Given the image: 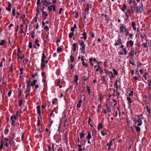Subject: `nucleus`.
Segmentation results:
<instances>
[{"mask_svg": "<svg viewBox=\"0 0 151 151\" xmlns=\"http://www.w3.org/2000/svg\"><path fill=\"white\" fill-rule=\"evenodd\" d=\"M82 35L83 36L80 37V39L79 41V43L81 46L80 49L83 53L84 54L85 53V45L84 43V41L82 40L84 39L85 40V32H84Z\"/></svg>", "mask_w": 151, "mask_h": 151, "instance_id": "1", "label": "nucleus"}, {"mask_svg": "<svg viewBox=\"0 0 151 151\" xmlns=\"http://www.w3.org/2000/svg\"><path fill=\"white\" fill-rule=\"evenodd\" d=\"M136 50L132 47L131 51L129 52L128 55L129 57L131 58V60H133V57L134 56V53L136 52Z\"/></svg>", "mask_w": 151, "mask_h": 151, "instance_id": "2", "label": "nucleus"}, {"mask_svg": "<svg viewBox=\"0 0 151 151\" xmlns=\"http://www.w3.org/2000/svg\"><path fill=\"white\" fill-rule=\"evenodd\" d=\"M126 26H125L123 24H121L120 27V32L123 33L124 31L127 29Z\"/></svg>", "mask_w": 151, "mask_h": 151, "instance_id": "3", "label": "nucleus"}, {"mask_svg": "<svg viewBox=\"0 0 151 151\" xmlns=\"http://www.w3.org/2000/svg\"><path fill=\"white\" fill-rule=\"evenodd\" d=\"M126 45L127 47H132L134 45V42L132 40L127 41Z\"/></svg>", "mask_w": 151, "mask_h": 151, "instance_id": "4", "label": "nucleus"}, {"mask_svg": "<svg viewBox=\"0 0 151 151\" xmlns=\"http://www.w3.org/2000/svg\"><path fill=\"white\" fill-rule=\"evenodd\" d=\"M30 87L28 88V86H27V89L25 91V93L26 94L25 98H27V96L29 95V92L30 91Z\"/></svg>", "mask_w": 151, "mask_h": 151, "instance_id": "5", "label": "nucleus"}, {"mask_svg": "<svg viewBox=\"0 0 151 151\" xmlns=\"http://www.w3.org/2000/svg\"><path fill=\"white\" fill-rule=\"evenodd\" d=\"M53 114V113H50V115H49L48 117L49 119V122H50V127L51 126V124L52 123H53V122L51 120V117L52 116V115Z\"/></svg>", "mask_w": 151, "mask_h": 151, "instance_id": "6", "label": "nucleus"}, {"mask_svg": "<svg viewBox=\"0 0 151 151\" xmlns=\"http://www.w3.org/2000/svg\"><path fill=\"white\" fill-rule=\"evenodd\" d=\"M122 44V42L121 39L120 38H118L117 42H115L114 45L115 46H117L119 45H120Z\"/></svg>", "mask_w": 151, "mask_h": 151, "instance_id": "7", "label": "nucleus"}, {"mask_svg": "<svg viewBox=\"0 0 151 151\" xmlns=\"http://www.w3.org/2000/svg\"><path fill=\"white\" fill-rule=\"evenodd\" d=\"M37 114L40 116L41 114L40 111V105L38 106L37 107Z\"/></svg>", "mask_w": 151, "mask_h": 151, "instance_id": "8", "label": "nucleus"}, {"mask_svg": "<svg viewBox=\"0 0 151 151\" xmlns=\"http://www.w3.org/2000/svg\"><path fill=\"white\" fill-rule=\"evenodd\" d=\"M84 27V24L83 23L79 25V28H80L81 32H82V31L83 32V31H84L85 29L83 28Z\"/></svg>", "mask_w": 151, "mask_h": 151, "instance_id": "9", "label": "nucleus"}, {"mask_svg": "<svg viewBox=\"0 0 151 151\" xmlns=\"http://www.w3.org/2000/svg\"><path fill=\"white\" fill-rule=\"evenodd\" d=\"M136 24V23L134 22H132V25L134 31H135L137 29L136 27H135Z\"/></svg>", "mask_w": 151, "mask_h": 151, "instance_id": "10", "label": "nucleus"}, {"mask_svg": "<svg viewBox=\"0 0 151 151\" xmlns=\"http://www.w3.org/2000/svg\"><path fill=\"white\" fill-rule=\"evenodd\" d=\"M88 135L86 137L89 140L91 138H92L91 134V132L88 131L87 132Z\"/></svg>", "mask_w": 151, "mask_h": 151, "instance_id": "11", "label": "nucleus"}, {"mask_svg": "<svg viewBox=\"0 0 151 151\" xmlns=\"http://www.w3.org/2000/svg\"><path fill=\"white\" fill-rule=\"evenodd\" d=\"M134 127L135 128L136 131L137 132H139L140 131L141 129L139 127L135 125Z\"/></svg>", "mask_w": 151, "mask_h": 151, "instance_id": "12", "label": "nucleus"}, {"mask_svg": "<svg viewBox=\"0 0 151 151\" xmlns=\"http://www.w3.org/2000/svg\"><path fill=\"white\" fill-rule=\"evenodd\" d=\"M142 11L141 10V8H139V7H137V9L136 11V12L137 13H141Z\"/></svg>", "mask_w": 151, "mask_h": 151, "instance_id": "13", "label": "nucleus"}, {"mask_svg": "<svg viewBox=\"0 0 151 151\" xmlns=\"http://www.w3.org/2000/svg\"><path fill=\"white\" fill-rule=\"evenodd\" d=\"M15 142L13 140V138H12L10 141V144L11 145H15Z\"/></svg>", "mask_w": 151, "mask_h": 151, "instance_id": "14", "label": "nucleus"}, {"mask_svg": "<svg viewBox=\"0 0 151 151\" xmlns=\"http://www.w3.org/2000/svg\"><path fill=\"white\" fill-rule=\"evenodd\" d=\"M79 3H80L81 5L84 6L85 4V0H79Z\"/></svg>", "mask_w": 151, "mask_h": 151, "instance_id": "15", "label": "nucleus"}, {"mask_svg": "<svg viewBox=\"0 0 151 151\" xmlns=\"http://www.w3.org/2000/svg\"><path fill=\"white\" fill-rule=\"evenodd\" d=\"M46 58V56L44 52L43 51L42 54V56L41 59V61H45V59Z\"/></svg>", "mask_w": 151, "mask_h": 151, "instance_id": "16", "label": "nucleus"}, {"mask_svg": "<svg viewBox=\"0 0 151 151\" xmlns=\"http://www.w3.org/2000/svg\"><path fill=\"white\" fill-rule=\"evenodd\" d=\"M26 15L25 14H24L23 15V17L22 18V22L23 23L26 24V20L27 19L25 18Z\"/></svg>", "mask_w": 151, "mask_h": 151, "instance_id": "17", "label": "nucleus"}, {"mask_svg": "<svg viewBox=\"0 0 151 151\" xmlns=\"http://www.w3.org/2000/svg\"><path fill=\"white\" fill-rule=\"evenodd\" d=\"M85 134L84 133L83 131H82L81 132H80V138L81 139H82L84 136Z\"/></svg>", "mask_w": 151, "mask_h": 151, "instance_id": "18", "label": "nucleus"}, {"mask_svg": "<svg viewBox=\"0 0 151 151\" xmlns=\"http://www.w3.org/2000/svg\"><path fill=\"white\" fill-rule=\"evenodd\" d=\"M126 8H127V6H126V5L125 4H123V5L122 9V11L123 12H125V10L126 9Z\"/></svg>", "mask_w": 151, "mask_h": 151, "instance_id": "19", "label": "nucleus"}, {"mask_svg": "<svg viewBox=\"0 0 151 151\" xmlns=\"http://www.w3.org/2000/svg\"><path fill=\"white\" fill-rule=\"evenodd\" d=\"M81 61H83L82 63V64L83 66H85V62L84 61V57L82 55L81 56Z\"/></svg>", "mask_w": 151, "mask_h": 151, "instance_id": "20", "label": "nucleus"}, {"mask_svg": "<svg viewBox=\"0 0 151 151\" xmlns=\"http://www.w3.org/2000/svg\"><path fill=\"white\" fill-rule=\"evenodd\" d=\"M130 11L128 9L125 15L128 18L129 16L130 15Z\"/></svg>", "mask_w": 151, "mask_h": 151, "instance_id": "21", "label": "nucleus"}, {"mask_svg": "<svg viewBox=\"0 0 151 151\" xmlns=\"http://www.w3.org/2000/svg\"><path fill=\"white\" fill-rule=\"evenodd\" d=\"M103 128V126L102 125V123H100L98 124V129L99 131L100 129H102Z\"/></svg>", "mask_w": 151, "mask_h": 151, "instance_id": "22", "label": "nucleus"}, {"mask_svg": "<svg viewBox=\"0 0 151 151\" xmlns=\"http://www.w3.org/2000/svg\"><path fill=\"white\" fill-rule=\"evenodd\" d=\"M82 102V100L81 99L79 101L78 104L77 105V106L78 108H80L81 106V104Z\"/></svg>", "mask_w": 151, "mask_h": 151, "instance_id": "23", "label": "nucleus"}, {"mask_svg": "<svg viewBox=\"0 0 151 151\" xmlns=\"http://www.w3.org/2000/svg\"><path fill=\"white\" fill-rule=\"evenodd\" d=\"M46 73L44 71L42 72V76L44 79H46L47 78L46 76H45Z\"/></svg>", "mask_w": 151, "mask_h": 151, "instance_id": "24", "label": "nucleus"}, {"mask_svg": "<svg viewBox=\"0 0 151 151\" xmlns=\"http://www.w3.org/2000/svg\"><path fill=\"white\" fill-rule=\"evenodd\" d=\"M143 114H141L140 115H138L137 116L138 119H143Z\"/></svg>", "mask_w": 151, "mask_h": 151, "instance_id": "25", "label": "nucleus"}, {"mask_svg": "<svg viewBox=\"0 0 151 151\" xmlns=\"http://www.w3.org/2000/svg\"><path fill=\"white\" fill-rule=\"evenodd\" d=\"M86 87H87L88 93V94L90 95L91 90L90 88V87L89 86H87Z\"/></svg>", "mask_w": 151, "mask_h": 151, "instance_id": "26", "label": "nucleus"}, {"mask_svg": "<svg viewBox=\"0 0 151 151\" xmlns=\"http://www.w3.org/2000/svg\"><path fill=\"white\" fill-rule=\"evenodd\" d=\"M87 7H86V11H88V12H87V13H88V11H89V8H91V6H90V5H89V4H88L87 5Z\"/></svg>", "mask_w": 151, "mask_h": 151, "instance_id": "27", "label": "nucleus"}, {"mask_svg": "<svg viewBox=\"0 0 151 151\" xmlns=\"http://www.w3.org/2000/svg\"><path fill=\"white\" fill-rule=\"evenodd\" d=\"M45 61H41V66L42 67H44L46 66L45 63Z\"/></svg>", "mask_w": 151, "mask_h": 151, "instance_id": "28", "label": "nucleus"}, {"mask_svg": "<svg viewBox=\"0 0 151 151\" xmlns=\"http://www.w3.org/2000/svg\"><path fill=\"white\" fill-rule=\"evenodd\" d=\"M47 9L50 12H51L52 10V5H51L50 6H48Z\"/></svg>", "mask_w": 151, "mask_h": 151, "instance_id": "29", "label": "nucleus"}, {"mask_svg": "<svg viewBox=\"0 0 151 151\" xmlns=\"http://www.w3.org/2000/svg\"><path fill=\"white\" fill-rule=\"evenodd\" d=\"M75 79L74 81L75 83H77V82H78V75H76L75 76Z\"/></svg>", "mask_w": 151, "mask_h": 151, "instance_id": "30", "label": "nucleus"}, {"mask_svg": "<svg viewBox=\"0 0 151 151\" xmlns=\"http://www.w3.org/2000/svg\"><path fill=\"white\" fill-rule=\"evenodd\" d=\"M3 140H2L1 141V145L0 146V149L1 150L3 148Z\"/></svg>", "mask_w": 151, "mask_h": 151, "instance_id": "31", "label": "nucleus"}, {"mask_svg": "<svg viewBox=\"0 0 151 151\" xmlns=\"http://www.w3.org/2000/svg\"><path fill=\"white\" fill-rule=\"evenodd\" d=\"M6 42L5 40H2L0 42V45L1 46H3L4 45V43Z\"/></svg>", "mask_w": 151, "mask_h": 151, "instance_id": "32", "label": "nucleus"}, {"mask_svg": "<svg viewBox=\"0 0 151 151\" xmlns=\"http://www.w3.org/2000/svg\"><path fill=\"white\" fill-rule=\"evenodd\" d=\"M23 100L22 99H20L19 100V106H21L22 105Z\"/></svg>", "mask_w": 151, "mask_h": 151, "instance_id": "33", "label": "nucleus"}, {"mask_svg": "<svg viewBox=\"0 0 151 151\" xmlns=\"http://www.w3.org/2000/svg\"><path fill=\"white\" fill-rule=\"evenodd\" d=\"M37 82V81L36 80H34L31 83V85L32 86H35L36 85V83Z\"/></svg>", "mask_w": 151, "mask_h": 151, "instance_id": "34", "label": "nucleus"}, {"mask_svg": "<svg viewBox=\"0 0 151 151\" xmlns=\"http://www.w3.org/2000/svg\"><path fill=\"white\" fill-rule=\"evenodd\" d=\"M113 71L114 72V74L115 75H117L118 74V73L117 72L116 70L115 69H113Z\"/></svg>", "mask_w": 151, "mask_h": 151, "instance_id": "35", "label": "nucleus"}, {"mask_svg": "<svg viewBox=\"0 0 151 151\" xmlns=\"http://www.w3.org/2000/svg\"><path fill=\"white\" fill-rule=\"evenodd\" d=\"M134 92L132 91H130V92L128 93V95L129 96H133Z\"/></svg>", "mask_w": 151, "mask_h": 151, "instance_id": "36", "label": "nucleus"}, {"mask_svg": "<svg viewBox=\"0 0 151 151\" xmlns=\"http://www.w3.org/2000/svg\"><path fill=\"white\" fill-rule=\"evenodd\" d=\"M42 15H43V16L45 17H47L48 15V14L45 11L42 12Z\"/></svg>", "mask_w": 151, "mask_h": 151, "instance_id": "37", "label": "nucleus"}, {"mask_svg": "<svg viewBox=\"0 0 151 151\" xmlns=\"http://www.w3.org/2000/svg\"><path fill=\"white\" fill-rule=\"evenodd\" d=\"M122 51L124 52V54L125 55H126L127 53V50L126 48H123V49H122Z\"/></svg>", "mask_w": 151, "mask_h": 151, "instance_id": "38", "label": "nucleus"}, {"mask_svg": "<svg viewBox=\"0 0 151 151\" xmlns=\"http://www.w3.org/2000/svg\"><path fill=\"white\" fill-rule=\"evenodd\" d=\"M142 45H143L144 47L145 48H147V50H148V47L147 44L146 43H142Z\"/></svg>", "mask_w": 151, "mask_h": 151, "instance_id": "39", "label": "nucleus"}, {"mask_svg": "<svg viewBox=\"0 0 151 151\" xmlns=\"http://www.w3.org/2000/svg\"><path fill=\"white\" fill-rule=\"evenodd\" d=\"M147 72L146 71L144 74V76H143V77H144L145 78V80H146L147 79V78L146 77V76H147Z\"/></svg>", "mask_w": 151, "mask_h": 151, "instance_id": "40", "label": "nucleus"}, {"mask_svg": "<svg viewBox=\"0 0 151 151\" xmlns=\"http://www.w3.org/2000/svg\"><path fill=\"white\" fill-rule=\"evenodd\" d=\"M68 133L67 132L65 133V134L64 136V140H65V139H68L67 137L68 136Z\"/></svg>", "mask_w": 151, "mask_h": 151, "instance_id": "41", "label": "nucleus"}, {"mask_svg": "<svg viewBox=\"0 0 151 151\" xmlns=\"http://www.w3.org/2000/svg\"><path fill=\"white\" fill-rule=\"evenodd\" d=\"M74 34L73 32H72L71 33H70L69 34V38H71L73 35Z\"/></svg>", "mask_w": 151, "mask_h": 151, "instance_id": "42", "label": "nucleus"}, {"mask_svg": "<svg viewBox=\"0 0 151 151\" xmlns=\"http://www.w3.org/2000/svg\"><path fill=\"white\" fill-rule=\"evenodd\" d=\"M127 100L129 101L128 103H131L132 102L131 99L129 97H127Z\"/></svg>", "mask_w": 151, "mask_h": 151, "instance_id": "43", "label": "nucleus"}, {"mask_svg": "<svg viewBox=\"0 0 151 151\" xmlns=\"http://www.w3.org/2000/svg\"><path fill=\"white\" fill-rule=\"evenodd\" d=\"M40 125V120L39 119V116L38 117V121L37 123V126H39Z\"/></svg>", "mask_w": 151, "mask_h": 151, "instance_id": "44", "label": "nucleus"}, {"mask_svg": "<svg viewBox=\"0 0 151 151\" xmlns=\"http://www.w3.org/2000/svg\"><path fill=\"white\" fill-rule=\"evenodd\" d=\"M129 37L128 38V39L129 40L130 39H132L133 38V35L132 33H130L129 34Z\"/></svg>", "mask_w": 151, "mask_h": 151, "instance_id": "45", "label": "nucleus"}, {"mask_svg": "<svg viewBox=\"0 0 151 151\" xmlns=\"http://www.w3.org/2000/svg\"><path fill=\"white\" fill-rule=\"evenodd\" d=\"M131 9L133 12H134L135 11V7L134 6H131Z\"/></svg>", "mask_w": 151, "mask_h": 151, "instance_id": "46", "label": "nucleus"}, {"mask_svg": "<svg viewBox=\"0 0 151 151\" xmlns=\"http://www.w3.org/2000/svg\"><path fill=\"white\" fill-rule=\"evenodd\" d=\"M62 51V48L60 47H59L57 49V51L58 52H60Z\"/></svg>", "mask_w": 151, "mask_h": 151, "instance_id": "47", "label": "nucleus"}, {"mask_svg": "<svg viewBox=\"0 0 151 151\" xmlns=\"http://www.w3.org/2000/svg\"><path fill=\"white\" fill-rule=\"evenodd\" d=\"M119 82V86H120V81H119L118 80V79H117L115 82V86H117L118 85H117V82Z\"/></svg>", "mask_w": 151, "mask_h": 151, "instance_id": "48", "label": "nucleus"}, {"mask_svg": "<svg viewBox=\"0 0 151 151\" xmlns=\"http://www.w3.org/2000/svg\"><path fill=\"white\" fill-rule=\"evenodd\" d=\"M112 141H111L110 140L109 141V143H108L106 145L108 146H111L112 145Z\"/></svg>", "mask_w": 151, "mask_h": 151, "instance_id": "49", "label": "nucleus"}, {"mask_svg": "<svg viewBox=\"0 0 151 151\" xmlns=\"http://www.w3.org/2000/svg\"><path fill=\"white\" fill-rule=\"evenodd\" d=\"M70 61L72 62H73L74 61V57H73L72 55L70 56Z\"/></svg>", "mask_w": 151, "mask_h": 151, "instance_id": "50", "label": "nucleus"}, {"mask_svg": "<svg viewBox=\"0 0 151 151\" xmlns=\"http://www.w3.org/2000/svg\"><path fill=\"white\" fill-rule=\"evenodd\" d=\"M60 42V39H59V37H58V39H57V40L56 41V42L57 43V45L58 46H59V45L58 44V42Z\"/></svg>", "mask_w": 151, "mask_h": 151, "instance_id": "51", "label": "nucleus"}, {"mask_svg": "<svg viewBox=\"0 0 151 151\" xmlns=\"http://www.w3.org/2000/svg\"><path fill=\"white\" fill-rule=\"evenodd\" d=\"M44 29H45L46 31H48L49 30V28L48 26H45L44 27Z\"/></svg>", "mask_w": 151, "mask_h": 151, "instance_id": "52", "label": "nucleus"}, {"mask_svg": "<svg viewBox=\"0 0 151 151\" xmlns=\"http://www.w3.org/2000/svg\"><path fill=\"white\" fill-rule=\"evenodd\" d=\"M43 5L44 6H48V1H47V2L45 3H43Z\"/></svg>", "mask_w": 151, "mask_h": 151, "instance_id": "53", "label": "nucleus"}, {"mask_svg": "<svg viewBox=\"0 0 151 151\" xmlns=\"http://www.w3.org/2000/svg\"><path fill=\"white\" fill-rule=\"evenodd\" d=\"M58 101V99L56 98H55L54 99V100L52 101V104H54L55 103V101L57 102Z\"/></svg>", "mask_w": 151, "mask_h": 151, "instance_id": "54", "label": "nucleus"}, {"mask_svg": "<svg viewBox=\"0 0 151 151\" xmlns=\"http://www.w3.org/2000/svg\"><path fill=\"white\" fill-rule=\"evenodd\" d=\"M37 7L36 8V10H39V9L42 6H40V4H37Z\"/></svg>", "mask_w": 151, "mask_h": 151, "instance_id": "55", "label": "nucleus"}, {"mask_svg": "<svg viewBox=\"0 0 151 151\" xmlns=\"http://www.w3.org/2000/svg\"><path fill=\"white\" fill-rule=\"evenodd\" d=\"M101 79H102V81L104 82L106 81V77L105 76H103L101 77Z\"/></svg>", "mask_w": 151, "mask_h": 151, "instance_id": "56", "label": "nucleus"}, {"mask_svg": "<svg viewBox=\"0 0 151 151\" xmlns=\"http://www.w3.org/2000/svg\"><path fill=\"white\" fill-rule=\"evenodd\" d=\"M38 75L37 73H36L35 74H31V76L32 78H33L35 76H37Z\"/></svg>", "mask_w": 151, "mask_h": 151, "instance_id": "57", "label": "nucleus"}, {"mask_svg": "<svg viewBox=\"0 0 151 151\" xmlns=\"http://www.w3.org/2000/svg\"><path fill=\"white\" fill-rule=\"evenodd\" d=\"M104 71H105V73H107L108 75H110V71L107 70H106V69H104Z\"/></svg>", "mask_w": 151, "mask_h": 151, "instance_id": "58", "label": "nucleus"}, {"mask_svg": "<svg viewBox=\"0 0 151 151\" xmlns=\"http://www.w3.org/2000/svg\"><path fill=\"white\" fill-rule=\"evenodd\" d=\"M32 43L31 42H30L29 43V47L30 48H31L32 47Z\"/></svg>", "mask_w": 151, "mask_h": 151, "instance_id": "59", "label": "nucleus"}, {"mask_svg": "<svg viewBox=\"0 0 151 151\" xmlns=\"http://www.w3.org/2000/svg\"><path fill=\"white\" fill-rule=\"evenodd\" d=\"M8 141V139L7 138L5 137L4 139V141H3V143H5L6 142H7Z\"/></svg>", "mask_w": 151, "mask_h": 151, "instance_id": "60", "label": "nucleus"}, {"mask_svg": "<svg viewBox=\"0 0 151 151\" xmlns=\"http://www.w3.org/2000/svg\"><path fill=\"white\" fill-rule=\"evenodd\" d=\"M78 17V12H75V17L76 18H77Z\"/></svg>", "mask_w": 151, "mask_h": 151, "instance_id": "61", "label": "nucleus"}, {"mask_svg": "<svg viewBox=\"0 0 151 151\" xmlns=\"http://www.w3.org/2000/svg\"><path fill=\"white\" fill-rule=\"evenodd\" d=\"M61 81V80L60 79H58L57 80V81H58V84H57V86H58L60 84Z\"/></svg>", "mask_w": 151, "mask_h": 151, "instance_id": "62", "label": "nucleus"}, {"mask_svg": "<svg viewBox=\"0 0 151 151\" xmlns=\"http://www.w3.org/2000/svg\"><path fill=\"white\" fill-rule=\"evenodd\" d=\"M106 107H107V109L108 111L110 112H111V111L110 109L111 106H107Z\"/></svg>", "mask_w": 151, "mask_h": 151, "instance_id": "63", "label": "nucleus"}, {"mask_svg": "<svg viewBox=\"0 0 151 151\" xmlns=\"http://www.w3.org/2000/svg\"><path fill=\"white\" fill-rule=\"evenodd\" d=\"M148 85L150 86H151V79L148 80Z\"/></svg>", "mask_w": 151, "mask_h": 151, "instance_id": "64", "label": "nucleus"}]
</instances>
